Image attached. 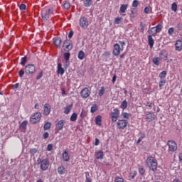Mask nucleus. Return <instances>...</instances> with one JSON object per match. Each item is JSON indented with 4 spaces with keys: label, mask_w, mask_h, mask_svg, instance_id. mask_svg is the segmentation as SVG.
Wrapping results in <instances>:
<instances>
[{
    "label": "nucleus",
    "mask_w": 182,
    "mask_h": 182,
    "mask_svg": "<svg viewBox=\"0 0 182 182\" xmlns=\"http://www.w3.org/2000/svg\"><path fill=\"white\" fill-rule=\"evenodd\" d=\"M52 15H53V8L45 7L41 9V16L43 22H48Z\"/></svg>",
    "instance_id": "f257e3e1"
},
{
    "label": "nucleus",
    "mask_w": 182,
    "mask_h": 182,
    "mask_svg": "<svg viewBox=\"0 0 182 182\" xmlns=\"http://www.w3.org/2000/svg\"><path fill=\"white\" fill-rule=\"evenodd\" d=\"M146 165L151 171H157V166H159V163L156 158L153 156L146 157Z\"/></svg>",
    "instance_id": "f03ea898"
},
{
    "label": "nucleus",
    "mask_w": 182,
    "mask_h": 182,
    "mask_svg": "<svg viewBox=\"0 0 182 182\" xmlns=\"http://www.w3.org/2000/svg\"><path fill=\"white\" fill-rule=\"evenodd\" d=\"M119 43H115L113 46L114 48L112 50V53L114 56H119V55H120V53L124 50V46H126V41H119Z\"/></svg>",
    "instance_id": "7ed1b4c3"
},
{
    "label": "nucleus",
    "mask_w": 182,
    "mask_h": 182,
    "mask_svg": "<svg viewBox=\"0 0 182 182\" xmlns=\"http://www.w3.org/2000/svg\"><path fill=\"white\" fill-rule=\"evenodd\" d=\"M163 30V23H159L156 26L152 27L150 30H148V33L152 36H156L157 33H160V31Z\"/></svg>",
    "instance_id": "20e7f679"
},
{
    "label": "nucleus",
    "mask_w": 182,
    "mask_h": 182,
    "mask_svg": "<svg viewBox=\"0 0 182 182\" xmlns=\"http://www.w3.org/2000/svg\"><path fill=\"white\" fill-rule=\"evenodd\" d=\"M167 146L168 147V151L171 153H175V151L178 149L177 143L174 140H169L167 142Z\"/></svg>",
    "instance_id": "39448f33"
},
{
    "label": "nucleus",
    "mask_w": 182,
    "mask_h": 182,
    "mask_svg": "<svg viewBox=\"0 0 182 182\" xmlns=\"http://www.w3.org/2000/svg\"><path fill=\"white\" fill-rule=\"evenodd\" d=\"M109 114L111 117L112 123H116L119 119V116H120V110H119L117 108H115L112 112H111Z\"/></svg>",
    "instance_id": "423d86ee"
},
{
    "label": "nucleus",
    "mask_w": 182,
    "mask_h": 182,
    "mask_svg": "<svg viewBox=\"0 0 182 182\" xmlns=\"http://www.w3.org/2000/svg\"><path fill=\"white\" fill-rule=\"evenodd\" d=\"M26 75H33L36 73V66L33 64H28L25 67Z\"/></svg>",
    "instance_id": "0eeeda50"
},
{
    "label": "nucleus",
    "mask_w": 182,
    "mask_h": 182,
    "mask_svg": "<svg viewBox=\"0 0 182 182\" xmlns=\"http://www.w3.org/2000/svg\"><path fill=\"white\" fill-rule=\"evenodd\" d=\"M41 117L42 114L41 112H36L33 115L31 116L30 119V122L32 124H36V123L41 121Z\"/></svg>",
    "instance_id": "6e6552de"
},
{
    "label": "nucleus",
    "mask_w": 182,
    "mask_h": 182,
    "mask_svg": "<svg viewBox=\"0 0 182 182\" xmlns=\"http://www.w3.org/2000/svg\"><path fill=\"white\" fill-rule=\"evenodd\" d=\"M79 25L82 29H87V26H89L87 18L81 16L79 19Z\"/></svg>",
    "instance_id": "1a4fd4ad"
},
{
    "label": "nucleus",
    "mask_w": 182,
    "mask_h": 182,
    "mask_svg": "<svg viewBox=\"0 0 182 182\" xmlns=\"http://www.w3.org/2000/svg\"><path fill=\"white\" fill-rule=\"evenodd\" d=\"M127 124H129V121L127 119H119L117 123V127L119 130H124L127 127Z\"/></svg>",
    "instance_id": "9d476101"
},
{
    "label": "nucleus",
    "mask_w": 182,
    "mask_h": 182,
    "mask_svg": "<svg viewBox=\"0 0 182 182\" xmlns=\"http://www.w3.org/2000/svg\"><path fill=\"white\" fill-rule=\"evenodd\" d=\"M38 165L40 166V168L42 171H46V170L49 168V161L48 159H43Z\"/></svg>",
    "instance_id": "9b49d317"
},
{
    "label": "nucleus",
    "mask_w": 182,
    "mask_h": 182,
    "mask_svg": "<svg viewBox=\"0 0 182 182\" xmlns=\"http://www.w3.org/2000/svg\"><path fill=\"white\" fill-rule=\"evenodd\" d=\"M63 48H64V50L65 52H69L70 50H72V49L73 48V44L72 43V41L65 40Z\"/></svg>",
    "instance_id": "f8f14e48"
},
{
    "label": "nucleus",
    "mask_w": 182,
    "mask_h": 182,
    "mask_svg": "<svg viewBox=\"0 0 182 182\" xmlns=\"http://www.w3.org/2000/svg\"><path fill=\"white\" fill-rule=\"evenodd\" d=\"M80 95L82 99H87V97L92 95V90H89L87 87H85L81 90Z\"/></svg>",
    "instance_id": "ddd939ff"
},
{
    "label": "nucleus",
    "mask_w": 182,
    "mask_h": 182,
    "mask_svg": "<svg viewBox=\"0 0 182 182\" xmlns=\"http://www.w3.org/2000/svg\"><path fill=\"white\" fill-rule=\"evenodd\" d=\"M51 109H52V107H50V105L46 103L44 105L43 114H44V116H49V114H50Z\"/></svg>",
    "instance_id": "4468645a"
},
{
    "label": "nucleus",
    "mask_w": 182,
    "mask_h": 182,
    "mask_svg": "<svg viewBox=\"0 0 182 182\" xmlns=\"http://www.w3.org/2000/svg\"><path fill=\"white\" fill-rule=\"evenodd\" d=\"M63 58L65 60V64L64 65V68L65 69H68V68H69V65H68V63H69V59H70V53L69 52L65 53L63 54Z\"/></svg>",
    "instance_id": "2eb2a0df"
},
{
    "label": "nucleus",
    "mask_w": 182,
    "mask_h": 182,
    "mask_svg": "<svg viewBox=\"0 0 182 182\" xmlns=\"http://www.w3.org/2000/svg\"><path fill=\"white\" fill-rule=\"evenodd\" d=\"M175 50H176L177 52L182 51V40H176L175 43Z\"/></svg>",
    "instance_id": "dca6fc26"
},
{
    "label": "nucleus",
    "mask_w": 182,
    "mask_h": 182,
    "mask_svg": "<svg viewBox=\"0 0 182 182\" xmlns=\"http://www.w3.org/2000/svg\"><path fill=\"white\" fill-rule=\"evenodd\" d=\"M57 74L63 76L65 75V68L62 67V63H58L57 65Z\"/></svg>",
    "instance_id": "f3484780"
},
{
    "label": "nucleus",
    "mask_w": 182,
    "mask_h": 182,
    "mask_svg": "<svg viewBox=\"0 0 182 182\" xmlns=\"http://www.w3.org/2000/svg\"><path fill=\"white\" fill-rule=\"evenodd\" d=\"M63 127H65V120H59L56 124L57 130H58V132H60V130H63Z\"/></svg>",
    "instance_id": "a211bd4d"
},
{
    "label": "nucleus",
    "mask_w": 182,
    "mask_h": 182,
    "mask_svg": "<svg viewBox=\"0 0 182 182\" xmlns=\"http://www.w3.org/2000/svg\"><path fill=\"white\" fill-rule=\"evenodd\" d=\"M95 156L97 160H103V158L105 157V154L102 151H98L95 152Z\"/></svg>",
    "instance_id": "6ab92c4d"
},
{
    "label": "nucleus",
    "mask_w": 182,
    "mask_h": 182,
    "mask_svg": "<svg viewBox=\"0 0 182 182\" xmlns=\"http://www.w3.org/2000/svg\"><path fill=\"white\" fill-rule=\"evenodd\" d=\"M146 119L148 122H153V120L155 119L154 113L151 112H148L146 114Z\"/></svg>",
    "instance_id": "aec40b11"
},
{
    "label": "nucleus",
    "mask_w": 182,
    "mask_h": 182,
    "mask_svg": "<svg viewBox=\"0 0 182 182\" xmlns=\"http://www.w3.org/2000/svg\"><path fill=\"white\" fill-rule=\"evenodd\" d=\"M63 161H69L70 160V156L68 153V150H65L63 153Z\"/></svg>",
    "instance_id": "412c9836"
},
{
    "label": "nucleus",
    "mask_w": 182,
    "mask_h": 182,
    "mask_svg": "<svg viewBox=\"0 0 182 182\" xmlns=\"http://www.w3.org/2000/svg\"><path fill=\"white\" fill-rule=\"evenodd\" d=\"M54 45L57 46V48H60V45H62V39L60 38H53Z\"/></svg>",
    "instance_id": "4be33fe9"
},
{
    "label": "nucleus",
    "mask_w": 182,
    "mask_h": 182,
    "mask_svg": "<svg viewBox=\"0 0 182 182\" xmlns=\"http://www.w3.org/2000/svg\"><path fill=\"white\" fill-rule=\"evenodd\" d=\"M148 43L151 49L154 46V39H153V36L151 35L148 36Z\"/></svg>",
    "instance_id": "5701e85b"
},
{
    "label": "nucleus",
    "mask_w": 182,
    "mask_h": 182,
    "mask_svg": "<svg viewBox=\"0 0 182 182\" xmlns=\"http://www.w3.org/2000/svg\"><path fill=\"white\" fill-rule=\"evenodd\" d=\"M128 8H129L128 4H122L119 9V12H121V14H124L126 11H127Z\"/></svg>",
    "instance_id": "b1692460"
},
{
    "label": "nucleus",
    "mask_w": 182,
    "mask_h": 182,
    "mask_svg": "<svg viewBox=\"0 0 182 182\" xmlns=\"http://www.w3.org/2000/svg\"><path fill=\"white\" fill-rule=\"evenodd\" d=\"M168 55V54L167 53V50H161L160 56H163L162 59H164V60H167Z\"/></svg>",
    "instance_id": "393cba45"
},
{
    "label": "nucleus",
    "mask_w": 182,
    "mask_h": 182,
    "mask_svg": "<svg viewBox=\"0 0 182 182\" xmlns=\"http://www.w3.org/2000/svg\"><path fill=\"white\" fill-rule=\"evenodd\" d=\"M73 106V105H67L64 108V113H65V114H69V113H70V110H72Z\"/></svg>",
    "instance_id": "a878e982"
},
{
    "label": "nucleus",
    "mask_w": 182,
    "mask_h": 182,
    "mask_svg": "<svg viewBox=\"0 0 182 182\" xmlns=\"http://www.w3.org/2000/svg\"><path fill=\"white\" fill-rule=\"evenodd\" d=\"M52 127V123L47 122L44 124L43 129L46 132V130H50Z\"/></svg>",
    "instance_id": "bb28decb"
},
{
    "label": "nucleus",
    "mask_w": 182,
    "mask_h": 182,
    "mask_svg": "<svg viewBox=\"0 0 182 182\" xmlns=\"http://www.w3.org/2000/svg\"><path fill=\"white\" fill-rule=\"evenodd\" d=\"M85 51L80 50L78 52L77 58L78 59H80V60H83L85 59Z\"/></svg>",
    "instance_id": "cd10ccee"
},
{
    "label": "nucleus",
    "mask_w": 182,
    "mask_h": 182,
    "mask_svg": "<svg viewBox=\"0 0 182 182\" xmlns=\"http://www.w3.org/2000/svg\"><path fill=\"white\" fill-rule=\"evenodd\" d=\"M95 123L98 126H102V116L98 115L95 117Z\"/></svg>",
    "instance_id": "c85d7f7f"
},
{
    "label": "nucleus",
    "mask_w": 182,
    "mask_h": 182,
    "mask_svg": "<svg viewBox=\"0 0 182 182\" xmlns=\"http://www.w3.org/2000/svg\"><path fill=\"white\" fill-rule=\"evenodd\" d=\"M65 171H66V170L65 169V167L60 166V167L58 168V173L60 176H63V174H65Z\"/></svg>",
    "instance_id": "c756f323"
},
{
    "label": "nucleus",
    "mask_w": 182,
    "mask_h": 182,
    "mask_svg": "<svg viewBox=\"0 0 182 182\" xmlns=\"http://www.w3.org/2000/svg\"><path fill=\"white\" fill-rule=\"evenodd\" d=\"M70 122H76L77 120V114L76 112L73 113L70 117Z\"/></svg>",
    "instance_id": "7c9ffc66"
},
{
    "label": "nucleus",
    "mask_w": 182,
    "mask_h": 182,
    "mask_svg": "<svg viewBox=\"0 0 182 182\" xmlns=\"http://www.w3.org/2000/svg\"><path fill=\"white\" fill-rule=\"evenodd\" d=\"M152 63H154V65L159 66V65H160V58L159 57L154 58L152 60Z\"/></svg>",
    "instance_id": "2f4dec72"
},
{
    "label": "nucleus",
    "mask_w": 182,
    "mask_h": 182,
    "mask_svg": "<svg viewBox=\"0 0 182 182\" xmlns=\"http://www.w3.org/2000/svg\"><path fill=\"white\" fill-rule=\"evenodd\" d=\"M63 8L64 9H70V3L68 1H63Z\"/></svg>",
    "instance_id": "473e14b6"
},
{
    "label": "nucleus",
    "mask_w": 182,
    "mask_h": 182,
    "mask_svg": "<svg viewBox=\"0 0 182 182\" xmlns=\"http://www.w3.org/2000/svg\"><path fill=\"white\" fill-rule=\"evenodd\" d=\"M28 61V57L25 55L24 57L21 58L20 65H22V66H25V64Z\"/></svg>",
    "instance_id": "72a5a7b5"
},
{
    "label": "nucleus",
    "mask_w": 182,
    "mask_h": 182,
    "mask_svg": "<svg viewBox=\"0 0 182 182\" xmlns=\"http://www.w3.org/2000/svg\"><path fill=\"white\" fill-rule=\"evenodd\" d=\"M120 107H121V109H122L123 110L127 109V101L126 100H124V101H122Z\"/></svg>",
    "instance_id": "f704fd0d"
},
{
    "label": "nucleus",
    "mask_w": 182,
    "mask_h": 182,
    "mask_svg": "<svg viewBox=\"0 0 182 182\" xmlns=\"http://www.w3.org/2000/svg\"><path fill=\"white\" fill-rule=\"evenodd\" d=\"M92 1L93 0H84V6L89 8L92 5Z\"/></svg>",
    "instance_id": "c9c22d12"
},
{
    "label": "nucleus",
    "mask_w": 182,
    "mask_h": 182,
    "mask_svg": "<svg viewBox=\"0 0 182 182\" xmlns=\"http://www.w3.org/2000/svg\"><path fill=\"white\" fill-rule=\"evenodd\" d=\"M123 21V18L122 17H116L114 18V23H116V25H120V23Z\"/></svg>",
    "instance_id": "e433bc0d"
},
{
    "label": "nucleus",
    "mask_w": 182,
    "mask_h": 182,
    "mask_svg": "<svg viewBox=\"0 0 182 182\" xmlns=\"http://www.w3.org/2000/svg\"><path fill=\"white\" fill-rule=\"evenodd\" d=\"M97 109H98L97 105L94 104L91 107V109H90L91 113H95L97 111Z\"/></svg>",
    "instance_id": "4c0bfd02"
},
{
    "label": "nucleus",
    "mask_w": 182,
    "mask_h": 182,
    "mask_svg": "<svg viewBox=\"0 0 182 182\" xmlns=\"http://www.w3.org/2000/svg\"><path fill=\"white\" fill-rule=\"evenodd\" d=\"M111 55H112V53H110V51H105L102 54V58L104 59H107V58H109V56H110Z\"/></svg>",
    "instance_id": "58836bf2"
},
{
    "label": "nucleus",
    "mask_w": 182,
    "mask_h": 182,
    "mask_svg": "<svg viewBox=\"0 0 182 182\" xmlns=\"http://www.w3.org/2000/svg\"><path fill=\"white\" fill-rule=\"evenodd\" d=\"M139 169V174H141V176H144V173H146V169H144V168H142L141 166H139L138 167Z\"/></svg>",
    "instance_id": "ea45409f"
},
{
    "label": "nucleus",
    "mask_w": 182,
    "mask_h": 182,
    "mask_svg": "<svg viewBox=\"0 0 182 182\" xmlns=\"http://www.w3.org/2000/svg\"><path fill=\"white\" fill-rule=\"evenodd\" d=\"M166 76H167V71H162L159 74L160 79H166Z\"/></svg>",
    "instance_id": "a19ab883"
},
{
    "label": "nucleus",
    "mask_w": 182,
    "mask_h": 182,
    "mask_svg": "<svg viewBox=\"0 0 182 182\" xmlns=\"http://www.w3.org/2000/svg\"><path fill=\"white\" fill-rule=\"evenodd\" d=\"M28 126V121H23L21 124L20 127L25 130L26 129V127Z\"/></svg>",
    "instance_id": "79ce46f5"
},
{
    "label": "nucleus",
    "mask_w": 182,
    "mask_h": 182,
    "mask_svg": "<svg viewBox=\"0 0 182 182\" xmlns=\"http://www.w3.org/2000/svg\"><path fill=\"white\" fill-rule=\"evenodd\" d=\"M140 32H141V33H144V28H146V24L143 22L140 23Z\"/></svg>",
    "instance_id": "37998d69"
},
{
    "label": "nucleus",
    "mask_w": 182,
    "mask_h": 182,
    "mask_svg": "<svg viewBox=\"0 0 182 182\" xmlns=\"http://www.w3.org/2000/svg\"><path fill=\"white\" fill-rule=\"evenodd\" d=\"M171 11L173 12H177V4L176 2L171 4Z\"/></svg>",
    "instance_id": "c03bdc74"
},
{
    "label": "nucleus",
    "mask_w": 182,
    "mask_h": 182,
    "mask_svg": "<svg viewBox=\"0 0 182 182\" xmlns=\"http://www.w3.org/2000/svg\"><path fill=\"white\" fill-rule=\"evenodd\" d=\"M103 95H105V87H101L99 92H98V95L102 97V96H103Z\"/></svg>",
    "instance_id": "a18cd8bd"
},
{
    "label": "nucleus",
    "mask_w": 182,
    "mask_h": 182,
    "mask_svg": "<svg viewBox=\"0 0 182 182\" xmlns=\"http://www.w3.org/2000/svg\"><path fill=\"white\" fill-rule=\"evenodd\" d=\"M129 176L131 177V178H134V177H136V176H137V171H132L129 173Z\"/></svg>",
    "instance_id": "49530a36"
},
{
    "label": "nucleus",
    "mask_w": 182,
    "mask_h": 182,
    "mask_svg": "<svg viewBox=\"0 0 182 182\" xmlns=\"http://www.w3.org/2000/svg\"><path fill=\"white\" fill-rule=\"evenodd\" d=\"M114 182H124V179L122 177L117 176L115 177Z\"/></svg>",
    "instance_id": "de8ad7c7"
},
{
    "label": "nucleus",
    "mask_w": 182,
    "mask_h": 182,
    "mask_svg": "<svg viewBox=\"0 0 182 182\" xmlns=\"http://www.w3.org/2000/svg\"><path fill=\"white\" fill-rule=\"evenodd\" d=\"M90 176V175L89 172L85 173V177H86L85 182H92V178L89 177Z\"/></svg>",
    "instance_id": "09e8293b"
},
{
    "label": "nucleus",
    "mask_w": 182,
    "mask_h": 182,
    "mask_svg": "<svg viewBox=\"0 0 182 182\" xmlns=\"http://www.w3.org/2000/svg\"><path fill=\"white\" fill-rule=\"evenodd\" d=\"M43 77V71L41 70L38 73V74L36 76V80H39V79H41V77Z\"/></svg>",
    "instance_id": "8fccbe9b"
},
{
    "label": "nucleus",
    "mask_w": 182,
    "mask_h": 182,
    "mask_svg": "<svg viewBox=\"0 0 182 182\" xmlns=\"http://www.w3.org/2000/svg\"><path fill=\"white\" fill-rule=\"evenodd\" d=\"M166 85V79H160L159 87H163Z\"/></svg>",
    "instance_id": "3c124183"
},
{
    "label": "nucleus",
    "mask_w": 182,
    "mask_h": 182,
    "mask_svg": "<svg viewBox=\"0 0 182 182\" xmlns=\"http://www.w3.org/2000/svg\"><path fill=\"white\" fill-rule=\"evenodd\" d=\"M139 6V0H134L132 2V7L137 8Z\"/></svg>",
    "instance_id": "603ef678"
},
{
    "label": "nucleus",
    "mask_w": 182,
    "mask_h": 182,
    "mask_svg": "<svg viewBox=\"0 0 182 182\" xmlns=\"http://www.w3.org/2000/svg\"><path fill=\"white\" fill-rule=\"evenodd\" d=\"M122 117H123V119H129V117H130V114H129L127 112H123Z\"/></svg>",
    "instance_id": "864d4df0"
},
{
    "label": "nucleus",
    "mask_w": 182,
    "mask_h": 182,
    "mask_svg": "<svg viewBox=\"0 0 182 182\" xmlns=\"http://www.w3.org/2000/svg\"><path fill=\"white\" fill-rule=\"evenodd\" d=\"M38 153V149L33 148L30 149V154H36Z\"/></svg>",
    "instance_id": "5fc2aeb1"
},
{
    "label": "nucleus",
    "mask_w": 182,
    "mask_h": 182,
    "mask_svg": "<svg viewBox=\"0 0 182 182\" xmlns=\"http://www.w3.org/2000/svg\"><path fill=\"white\" fill-rule=\"evenodd\" d=\"M19 9L20 11H25V9H26V5L23 4H20Z\"/></svg>",
    "instance_id": "6e6d98bb"
},
{
    "label": "nucleus",
    "mask_w": 182,
    "mask_h": 182,
    "mask_svg": "<svg viewBox=\"0 0 182 182\" xmlns=\"http://www.w3.org/2000/svg\"><path fill=\"white\" fill-rule=\"evenodd\" d=\"M168 35H171V36L173 35V33H174V28L173 27L169 28L168 30Z\"/></svg>",
    "instance_id": "4d7b16f0"
},
{
    "label": "nucleus",
    "mask_w": 182,
    "mask_h": 182,
    "mask_svg": "<svg viewBox=\"0 0 182 182\" xmlns=\"http://www.w3.org/2000/svg\"><path fill=\"white\" fill-rule=\"evenodd\" d=\"M25 75V71L23 70H20L18 72V75L20 77H23V75Z\"/></svg>",
    "instance_id": "13d9d810"
},
{
    "label": "nucleus",
    "mask_w": 182,
    "mask_h": 182,
    "mask_svg": "<svg viewBox=\"0 0 182 182\" xmlns=\"http://www.w3.org/2000/svg\"><path fill=\"white\" fill-rule=\"evenodd\" d=\"M144 14H150V6H146L144 8Z\"/></svg>",
    "instance_id": "bf43d9fd"
},
{
    "label": "nucleus",
    "mask_w": 182,
    "mask_h": 182,
    "mask_svg": "<svg viewBox=\"0 0 182 182\" xmlns=\"http://www.w3.org/2000/svg\"><path fill=\"white\" fill-rule=\"evenodd\" d=\"M130 18H136L137 16V14H136L134 11H132L131 14H129Z\"/></svg>",
    "instance_id": "052dcab7"
},
{
    "label": "nucleus",
    "mask_w": 182,
    "mask_h": 182,
    "mask_svg": "<svg viewBox=\"0 0 182 182\" xmlns=\"http://www.w3.org/2000/svg\"><path fill=\"white\" fill-rule=\"evenodd\" d=\"M52 149H53V145L52 144H50L47 146L48 151H52Z\"/></svg>",
    "instance_id": "680f3d73"
},
{
    "label": "nucleus",
    "mask_w": 182,
    "mask_h": 182,
    "mask_svg": "<svg viewBox=\"0 0 182 182\" xmlns=\"http://www.w3.org/2000/svg\"><path fill=\"white\" fill-rule=\"evenodd\" d=\"M48 137H49V133L45 132V133L43 134V139H48Z\"/></svg>",
    "instance_id": "e2e57ef3"
},
{
    "label": "nucleus",
    "mask_w": 182,
    "mask_h": 182,
    "mask_svg": "<svg viewBox=\"0 0 182 182\" xmlns=\"http://www.w3.org/2000/svg\"><path fill=\"white\" fill-rule=\"evenodd\" d=\"M73 31H70L68 33V38L70 39L72 38H73Z\"/></svg>",
    "instance_id": "0e129e2a"
},
{
    "label": "nucleus",
    "mask_w": 182,
    "mask_h": 182,
    "mask_svg": "<svg viewBox=\"0 0 182 182\" xmlns=\"http://www.w3.org/2000/svg\"><path fill=\"white\" fill-rule=\"evenodd\" d=\"M99 144H100V141L99 140V139L96 138L95 142V146H99Z\"/></svg>",
    "instance_id": "69168bd1"
},
{
    "label": "nucleus",
    "mask_w": 182,
    "mask_h": 182,
    "mask_svg": "<svg viewBox=\"0 0 182 182\" xmlns=\"http://www.w3.org/2000/svg\"><path fill=\"white\" fill-rule=\"evenodd\" d=\"M146 106L150 108L153 107V105L151 104V102H147Z\"/></svg>",
    "instance_id": "338daca9"
},
{
    "label": "nucleus",
    "mask_w": 182,
    "mask_h": 182,
    "mask_svg": "<svg viewBox=\"0 0 182 182\" xmlns=\"http://www.w3.org/2000/svg\"><path fill=\"white\" fill-rule=\"evenodd\" d=\"M178 159L180 161H182V153H180L178 155Z\"/></svg>",
    "instance_id": "774afa93"
}]
</instances>
